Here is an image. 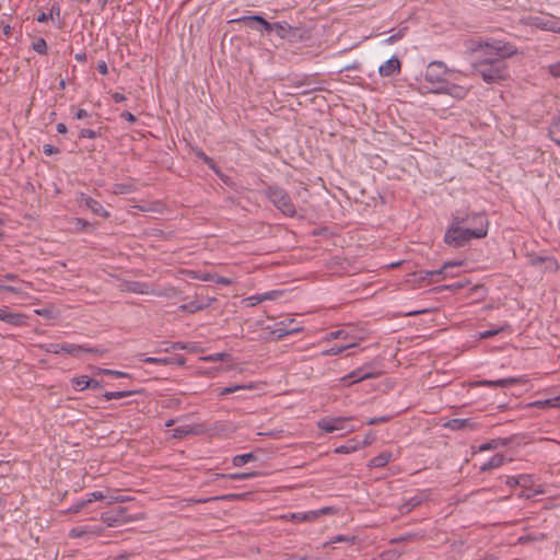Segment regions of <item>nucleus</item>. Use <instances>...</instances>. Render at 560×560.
Returning a JSON list of instances; mask_svg holds the SVG:
<instances>
[{"mask_svg": "<svg viewBox=\"0 0 560 560\" xmlns=\"http://www.w3.org/2000/svg\"><path fill=\"white\" fill-rule=\"evenodd\" d=\"M505 483H506V486H509L511 488H515L521 485V480L518 479V477L508 476L505 479Z\"/></svg>", "mask_w": 560, "mask_h": 560, "instance_id": "obj_61", "label": "nucleus"}, {"mask_svg": "<svg viewBox=\"0 0 560 560\" xmlns=\"http://www.w3.org/2000/svg\"><path fill=\"white\" fill-rule=\"evenodd\" d=\"M346 332L343 330H334L327 334L326 339L327 340H335L339 338H345Z\"/></svg>", "mask_w": 560, "mask_h": 560, "instance_id": "obj_54", "label": "nucleus"}, {"mask_svg": "<svg viewBox=\"0 0 560 560\" xmlns=\"http://www.w3.org/2000/svg\"><path fill=\"white\" fill-rule=\"evenodd\" d=\"M100 135L101 133L98 131H95V130H92V129H81V131L79 133V138L80 139H83V138L95 139Z\"/></svg>", "mask_w": 560, "mask_h": 560, "instance_id": "obj_49", "label": "nucleus"}, {"mask_svg": "<svg viewBox=\"0 0 560 560\" xmlns=\"http://www.w3.org/2000/svg\"><path fill=\"white\" fill-rule=\"evenodd\" d=\"M105 497L102 491H94L88 494V499H92L93 501L103 500Z\"/></svg>", "mask_w": 560, "mask_h": 560, "instance_id": "obj_64", "label": "nucleus"}, {"mask_svg": "<svg viewBox=\"0 0 560 560\" xmlns=\"http://www.w3.org/2000/svg\"><path fill=\"white\" fill-rule=\"evenodd\" d=\"M152 288L153 287H150L142 282H133V283H131L129 290L133 293H139V294H152V292H151Z\"/></svg>", "mask_w": 560, "mask_h": 560, "instance_id": "obj_36", "label": "nucleus"}, {"mask_svg": "<svg viewBox=\"0 0 560 560\" xmlns=\"http://www.w3.org/2000/svg\"><path fill=\"white\" fill-rule=\"evenodd\" d=\"M524 23L542 31L560 34V18L550 14L529 15L524 19Z\"/></svg>", "mask_w": 560, "mask_h": 560, "instance_id": "obj_6", "label": "nucleus"}, {"mask_svg": "<svg viewBox=\"0 0 560 560\" xmlns=\"http://www.w3.org/2000/svg\"><path fill=\"white\" fill-rule=\"evenodd\" d=\"M27 316L21 313H13L8 307L0 308V320L15 327L26 324Z\"/></svg>", "mask_w": 560, "mask_h": 560, "instance_id": "obj_13", "label": "nucleus"}, {"mask_svg": "<svg viewBox=\"0 0 560 560\" xmlns=\"http://www.w3.org/2000/svg\"><path fill=\"white\" fill-rule=\"evenodd\" d=\"M98 373L104 374V375L114 376V377H117V378H119V377H129L128 373L120 372V371H115V370H109V369H98Z\"/></svg>", "mask_w": 560, "mask_h": 560, "instance_id": "obj_44", "label": "nucleus"}, {"mask_svg": "<svg viewBox=\"0 0 560 560\" xmlns=\"http://www.w3.org/2000/svg\"><path fill=\"white\" fill-rule=\"evenodd\" d=\"M527 258H528V264L532 267L541 268V266H542V264L545 261L546 256H540V255H536V254H529V255H527Z\"/></svg>", "mask_w": 560, "mask_h": 560, "instance_id": "obj_41", "label": "nucleus"}, {"mask_svg": "<svg viewBox=\"0 0 560 560\" xmlns=\"http://www.w3.org/2000/svg\"><path fill=\"white\" fill-rule=\"evenodd\" d=\"M234 23H242L252 30L258 31L260 33H265L266 28H270V22L265 20L261 15H243L237 19L232 20Z\"/></svg>", "mask_w": 560, "mask_h": 560, "instance_id": "obj_7", "label": "nucleus"}, {"mask_svg": "<svg viewBox=\"0 0 560 560\" xmlns=\"http://www.w3.org/2000/svg\"><path fill=\"white\" fill-rule=\"evenodd\" d=\"M138 390H118V392H106L103 397L106 401H109L112 399H121L125 397L132 396L135 394H138Z\"/></svg>", "mask_w": 560, "mask_h": 560, "instance_id": "obj_28", "label": "nucleus"}, {"mask_svg": "<svg viewBox=\"0 0 560 560\" xmlns=\"http://www.w3.org/2000/svg\"><path fill=\"white\" fill-rule=\"evenodd\" d=\"M504 463L505 456L503 454H495L480 467V470L488 471L491 469H495L501 467Z\"/></svg>", "mask_w": 560, "mask_h": 560, "instance_id": "obj_23", "label": "nucleus"}, {"mask_svg": "<svg viewBox=\"0 0 560 560\" xmlns=\"http://www.w3.org/2000/svg\"><path fill=\"white\" fill-rule=\"evenodd\" d=\"M91 226V223L82 218H75V228L80 230H85Z\"/></svg>", "mask_w": 560, "mask_h": 560, "instance_id": "obj_58", "label": "nucleus"}, {"mask_svg": "<svg viewBox=\"0 0 560 560\" xmlns=\"http://www.w3.org/2000/svg\"><path fill=\"white\" fill-rule=\"evenodd\" d=\"M120 117L127 121H129L130 124H135L137 121V117L131 114L130 112H122L120 114Z\"/></svg>", "mask_w": 560, "mask_h": 560, "instance_id": "obj_62", "label": "nucleus"}, {"mask_svg": "<svg viewBox=\"0 0 560 560\" xmlns=\"http://www.w3.org/2000/svg\"><path fill=\"white\" fill-rule=\"evenodd\" d=\"M245 301L247 302L248 306H255L262 302L261 294L248 296Z\"/></svg>", "mask_w": 560, "mask_h": 560, "instance_id": "obj_55", "label": "nucleus"}, {"mask_svg": "<svg viewBox=\"0 0 560 560\" xmlns=\"http://www.w3.org/2000/svg\"><path fill=\"white\" fill-rule=\"evenodd\" d=\"M242 497H243V494L230 493V494L215 497V498H213V500L234 501V500H240Z\"/></svg>", "mask_w": 560, "mask_h": 560, "instance_id": "obj_52", "label": "nucleus"}, {"mask_svg": "<svg viewBox=\"0 0 560 560\" xmlns=\"http://www.w3.org/2000/svg\"><path fill=\"white\" fill-rule=\"evenodd\" d=\"M60 349L62 350V352L70 354L74 358H78L82 354V346L81 345L63 342L62 347Z\"/></svg>", "mask_w": 560, "mask_h": 560, "instance_id": "obj_33", "label": "nucleus"}, {"mask_svg": "<svg viewBox=\"0 0 560 560\" xmlns=\"http://www.w3.org/2000/svg\"><path fill=\"white\" fill-rule=\"evenodd\" d=\"M61 347H62V343H47V345L42 346V348L46 352L54 353V354L61 353L62 352V350L60 349Z\"/></svg>", "mask_w": 560, "mask_h": 560, "instance_id": "obj_45", "label": "nucleus"}, {"mask_svg": "<svg viewBox=\"0 0 560 560\" xmlns=\"http://www.w3.org/2000/svg\"><path fill=\"white\" fill-rule=\"evenodd\" d=\"M549 72L556 78H560V61L549 66Z\"/></svg>", "mask_w": 560, "mask_h": 560, "instance_id": "obj_60", "label": "nucleus"}, {"mask_svg": "<svg viewBox=\"0 0 560 560\" xmlns=\"http://www.w3.org/2000/svg\"><path fill=\"white\" fill-rule=\"evenodd\" d=\"M71 383L73 388L80 392L89 388V385H91L90 377L86 375L75 376L71 380Z\"/></svg>", "mask_w": 560, "mask_h": 560, "instance_id": "obj_31", "label": "nucleus"}, {"mask_svg": "<svg viewBox=\"0 0 560 560\" xmlns=\"http://www.w3.org/2000/svg\"><path fill=\"white\" fill-rule=\"evenodd\" d=\"M100 532H101L100 529H96V528H93L90 526H78L70 530L69 536L71 538H81L88 534L98 535Z\"/></svg>", "mask_w": 560, "mask_h": 560, "instance_id": "obj_25", "label": "nucleus"}, {"mask_svg": "<svg viewBox=\"0 0 560 560\" xmlns=\"http://www.w3.org/2000/svg\"><path fill=\"white\" fill-rule=\"evenodd\" d=\"M514 45L500 40L485 44V59L475 63L476 72L487 83H497L509 77L505 58L516 54Z\"/></svg>", "mask_w": 560, "mask_h": 560, "instance_id": "obj_1", "label": "nucleus"}, {"mask_svg": "<svg viewBox=\"0 0 560 560\" xmlns=\"http://www.w3.org/2000/svg\"><path fill=\"white\" fill-rule=\"evenodd\" d=\"M268 200L285 217L293 218L296 214L295 206L290 195L279 186H268L265 189Z\"/></svg>", "mask_w": 560, "mask_h": 560, "instance_id": "obj_3", "label": "nucleus"}, {"mask_svg": "<svg viewBox=\"0 0 560 560\" xmlns=\"http://www.w3.org/2000/svg\"><path fill=\"white\" fill-rule=\"evenodd\" d=\"M401 72V62L398 57L393 56L378 67V74L382 78L398 75Z\"/></svg>", "mask_w": 560, "mask_h": 560, "instance_id": "obj_11", "label": "nucleus"}, {"mask_svg": "<svg viewBox=\"0 0 560 560\" xmlns=\"http://www.w3.org/2000/svg\"><path fill=\"white\" fill-rule=\"evenodd\" d=\"M230 358L229 353L225 352H218L210 354L207 360L211 362H218V361H226Z\"/></svg>", "mask_w": 560, "mask_h": 560, "instance_id": "obj_50", "label": "nucleus"}, {"mask_svg": "<svg viewBox=\"0 0 560 560\" xmlns=\"http://www.w3.org/2000/svg\"><path fill=\"white\" fill-rule=\"evenodd\" d=\"M355 343H349L346 346H334L322 352L323 355H337L342 353L345 350L355 347Z\"/></svg>", "mask_w": 560, "mask_h": 560, "instance_id": "obj_39", "label": "nucleus"}, {"mask_svg": "<svg viewBox=\"0 0 560 560\" xmlns=\"http://www.w3.org/2000/svg\"><path fill=\"white\" fill-rule=\"evenodd\" d=\"M420 502H421V500L418 497H413V498L409 499L408 501H406L400 506V512L408 513V512L412 511L416 506H418L420 504Z\"/></svg>", "mask_w": 560, "mask_h": 560, "instance_id": "obj_40", "label": "nucleus"}, {"mask_svg": "<svg viewBox=\"0 0 560 560\" xmlns=\"http://www.w3.org/2000/svg\"><path fill=\"white\" fill-rule=\"evenodd\" d=\"M460 265H462L460 262H452V261L445 262L442 266V268H440V269L424 271L425 277H421V279L429 278L430 281H434L433 277H440L442 275H443V278H446L448 276V269H452V268H454L456 266H460Z\"/></svg>", "mask_w": 560, "mask_h": 560, "instance_id": "obj_18", "label": "nucleus"}, {"mask_svg": "<svg viewBox=\"0 0 560 560\" xmlns=\"http://www.w3.org/2000/svg\"><path fill=\"white\" fill-rule=\"evenodd\" d=\"M202 279L203 280H212L214 283L223 284V285H231L232 282H233L230 278H225V277H222V276H215V277L206 276Z\"/></svg>", "mask_w": 560, "mask_h": 560, "instance_id": "obj_43", "label": "nucleus"}, {"mask_svg": "<svg viewBox=\"0 0 560 560\" xmlns=\"http://www.w3.org/2000/svg\"><path fill=\"white\" fill-rule=\"evenodd\" d=\"M97 71L103 75H106L108 73V67L104 60H100L97 62Z\"/></svg>", "mask_w": 560, "mask_h": 560, "instance_id": "obj_63", "label": "nucleus"}, {"mask_svg": "<svg viewBox=\"0 0 560 560\" xmlns=\"http://www.w3.org/2000/svg\"><path fill=\"white\" fill-rule=\"evenodd\" d=\"M460 211H462V217L467 219L466 222L464 223L465 228H474V222L471 220V217H474L476 214H485L483 212H468L465 210H460Z\"/></svg>", "mask_w": 560, "mask_h": 560, "instance_id": "obj_46", "label": "nucleus"}, {"mask_svg": "<svg viewBox=\"0 0 560 560\" xmlns=\"http://www.w3.org/2000/svg\"><path fill=\"white\" fill-rule=\"evenodd\" d=\"M353 421V417H324L318 420L317 425L326 433L336 431L350 433L358 429Z\"/></svg>", "mask_w": 560, "mask_h": 560, "instance_id": "obj_4", "label": "nucleus"}, {"mask_svg": "<svg viewBox=\"0 0 560 560\" xmlns=\"http://www.w3.org/2000/svg\"><path fill=\"white\" fill-rule=\"evenodd\" d=\"M296 28L292 27L288 22L280 21L270 23V28H266L265 33L270 34L275 32L281 39L290 38L296 33Z\"/></svg>", "mask_w": 560, "mask_h": 560, "instance_id": "obj_12", "label": "nucleus"}, {"mask_svg": "<svg viewBox=\"0 0 560 560\" xmlns=\"http://www.w3.org/2000/svg\"><path fill=\"white\" fill-rule=\"evenodd\" d=\"M548 135L560 147V114L552 118L548 128Z\"/></svg>", "mask_w": 560, "mask_h": 560, "instance_id": "obj_19", "label": "nucleus"}, {"mask_svg": "<svg viewBox=\"0 0 560 560\" xmlns=\"http://www.w3.org/2000/svg\"><path fill=\"white\" fill-rule=\"evenodd\" d=\"M211 500H213V498H202V499L189 498V499H185V502L187 503V505H191V504L206 503Z\"/></svg>", "mask_w": 560, "mask_h": 560, "instance_id": "obj_59", "label": "nucleus"}, {"mask_svg": "<svg viewBox=\"0 0 560 560\" xmlns=\"http://www.w3.org/2000/svg\"><path fill=\"white\" fill-rule=\"evenodd\" d=\"M280 295H281L280 291H269V292L262 293L261 294V299H262V302H264V301L275 300V299H277Z\"/></svg>", "mask_w": 560, "mask_h": 560, "instance_id": "obj_56", "label": "nucleus"}, {"mask_svg": "<svg viewBox=\"0 0 560 560\" xmlns=\"http://www.w3.org/2000/svg\"><path fill=\"white\" fill-rule=\"evenodd\" d=\"M77 201L80 207H84V208L89 209L91 212H93L94 214H96L98 217H102V218L109 217V212L104 209V207L102 206L101 202H98L97 200L93 199L90 196H86L83 192H81L78 196Z\"/></svg>", "mask_w": 560, "mask_h": 560, "instance_id": "obj_8", "label": "nucleus"}, {"mask_svg": "<svg viewBox=\"0 0 560 560\" xmlns=\"http://www.w3.org/2000/svg\"><path fill=\"white\" fill-rule=\"evenodd\" d=\"M402 37H404V31H402V30H400V31H398L396 34H393V35H390L389 37H387V38L385 39V43H387V44H394V43H396L397 40H399V39H400V38H402Z\"/></svg>", "mask_w": 560, "mask_h": 560, "instance_id": "obj_57", "label": "nucleus"}, {"mask_svg": "<svg viewBox=\"0 0 560 560\" xmlns=\"http://www.w3.org/2000/svg\"><path fill=\"white\" fill-rule=\"evenodd\" d=\"M253 459H255V455L253 453L240 454L232 458V464L234 467H241Z\"/></svg>", "mask_w": 560, "mask_h": 560, "instance_id": "obj_34", "label": "nucleus"}, {"mask_svg": "<svg viewBox=\"0 0 560 560\" xmlns=\"http://www.w3.org/2000/svg\"><path fill=\"white\" fill-rule=\"evenodd\" d=\"M259 475L257 471L250 472H233V474H214V479L219 478H228L231 480H246L250 478H255Z\"/></svg>", "mask_w": 560, "mask_h": 560, "instance_id": "obj_22", "label": "nucleus"}, {"mask_svg": "<svg viewBox=\"0 0 560 560\" xmlns=\"http://www.w3.org/2000/svg\"><path fill=\"white\" fill-rule=\"evenodd\" d=\"M207 306H208V304H202L196 300V301H191L189 303L179 305V310L182 312L196 313L198 311L206 308Z\"/></svg>", "mask_w": 560, "mask_h": 560, "instance_id": "obj_32", "label": "nucleus"}, {"mask_svg": "<svg viewBox=\"0 0 560 560\" xmlns=\"http://www.w3.org/2000/svg\"><path fill=\"white\" fill-rule=\"evenodd\" d=\"M140 361L148 364H156V365H170L172 364V360H168V357L156 358V357H145L140 359Z\"/></svg>", "mask_w": 560, "mask_h": 560, "instance_id": "obj_37", "label": "nucleus"}, {"mask_svg": "<svg viewBox=\"0 0 560 560\" xmlns=\"http://www.w3.org/2000/svg\"><path fill=\"white\" fill-rule=\"evenodd\" d=\"M392 458V454L389 452H382L377 456L373 457L370 463L369 467L373 468H381L388 464V462Z\"/></svg>", "mask_w": 560, "mask_h": 560, "instance_id": "obj_26", "label": "nucleus"}, {"mask_svg": "<svg viewBox=\"0 0 560 560\" xmlns=\"http://www.w3.org/2000/svg\"><path fill=\"white\" fill-rule=\"evenodd\" d=\"M468 89L458 84L446 82L443 88H431L430 92L438 94H448L457 100H463L468 94Z\"/></svg>", "mask_w": 560, "mask_h": 560, "instance_id": "obj_9", "label": "nucleus"}, {"mask_svg": "<svg viewBox=\"0 0 560 560\" xmlns=\"http://www.w3.org/2000/svg\"><path fill=\"white\" fill-rule=\"evenodd\" d=\"M448 69L442 61L430 62L424 72V80L432 84V88H443L446 84V74Z\"/></svg>", "mask_w": 560, "mask_h": 560, "instance_id": "obj_5", "label": "nucleus"}, {"mask_svg": "<svg viewBox=\"0 0 560 560\" xmlns=\"http://www.w3.org/2000/svg\"><path fill=\"white\" fill-rule=\"evenodd\" d=\"M536 407H550V408H560V396L548 398L545 400H537L533 404Z\"/></svg>", "mask_w": 560, "mask_h": 560, "instance_id": "obj_35", "label": "nucleus"}, {"mask_svg": "<svg viewBox=\"0 0 560 560\" xmlns=\"http://www.w3.org/2000/svg\"><path fill=\"white\" fill-rule=\"evenodd\" d=\"M256 388V385L254 383H247V384H241V385H233V386H228V387H222L219 389L218 392V396L220 397H223V396H226L229 394H233V393H236L238 390H252V389H255Z\"/></svg>", "mask_w": 560, "mask_h": 560, "instance_id": "obj_20", "label": "nucleus"}, {"mask_svg": "<svg viewBox=\"0 0 560 560\" xmlns=\"http://www.w3.org/2000/svg\"><path fill=\"white\" fill-rule=\"evenodd\" d=\"M32 48L34 51H36L39 55L45 56L48 54V45H47L46 40L42 37L37 38L35 42H33Z\"/></svg>", "mask_w": 560, "mask_h": 560, "instance_id": "obj_38", "label": "nucleus"}, {"mask_svg": "<svg viewBox=\"0 0 560 560\" xmlns=\"http://www.w3.org/2000/svg\"><path fill=\"white\" fill-rule=\"evenodd\" d=\"M43 153L45 155L50 156V155L59 153V149L54 147V145H51V144L46 143V144L43 145Z\"/></svg>", "mask_w": 560, "mask_h": 560, "instance_id": "obj_53", "label": "nucleus"}, {"mask_svg": "<svg viewBox=\"0 0 560 560\" xmlns=\"http://www.w3.org/2000/svg\"><path fill=\"white\" fill-rule=\"evenodd\" d=\"M82 346V353H90L95 355H103L105 353V349L98 348V347H89V346Z\"/></svg>", "mask_w": 560, "mask_h": 560, "instance_id": "obj_48", "label": "nucleus"}, {"mask_svg": "<svg viewBox=\"0 0 560 560\" xmlns=\"http://www.w3.org/2000/svg\"><path fill=\"white\" fill-rule=\"evenodd\" d=\"M152 295L155 296H162L166 299H173L177 296L178 291L174 287H165V288H152L151 289Z\"/></svg>", "mask_w": 560, "mask_h": 560, "instance_id": "obj_27", "label": "nucleus"}, {"mask_svg": "<svg viewBox=\"0 0 560 560\" xmlns=\"http://www.w3.org/2000/svg\"><path fill=\"white\" fill-rule=\"evenodd\" d=\"M445 428L452 430V431H460V430H476L477 424L472 422L470 419H459L454 418L448 420L445 424Z\"/></svg>", "mask_w": 560, "mask_h": 560, "instance_id": "obj_16", "label": "nucleus"}, {"mask_svg": "<svg viewBox=\"0 0 560 560\" xmlns=\"http://www.w3.org/2000/svg\"><path fill=\"white\" fill-rule=\"evenodd\" d=\"M524 382L523 377H505L499 380H483L479 384L486 387H509L518 383Z\"/></svg>", "mask_w": 560, "mask_h": 560, "instance_id": "obj_15", "label": "nucleus"}, {"mask_svg": "<svg viewBox=\"0 0 560 560\" xmlns=\"http://www.w3.org/2000/svg\"><path fill=\"white\" fill-rule=\"evenodd\" d=\"M540 269L544 272L555 273L559 269L558 260L553 256H546L545 261Z\"/></svg>", "mask_w": 560, "mask_h": 560, "instance_id": "obj_30", "label": "nucleus"}, {"mask_svg": "<svg viewBox=\"0 0 560 560\" xmlns=\"http://www.w3.org/2000/svg\"><path fill=\"white\" fill-rule=\"evenodd\" d=\"M546 539V535L545 534H539V536H533V535H523L518 538V542L522 544V545H525V544H528L530 541H536V540H545Z\"/></svg>", "mask_w": 560, "mask_h": 560, "instance_id": "obj_42", "label": "nucleus"}, {"mask_svg": "<svg viewBox=\"0 0 560 560\" xmlns=\"http://www.w3.org/2000/svg\"><path fill=\"white\" fill-rule=\"evenodd\" d=\"M392 418H393V416H382V417L369 418L365 423L368 425H375V424L388 422Z\"/></svg>", "mask_w": 560, "mask_h": 560, "instance_id": "obj_47", "label": "nucleus"}, {"mask_svg": "<svg viewBox=\"0 0 560 560\" xmlns=\"http://www.w3.org/2000/svg\"><path fill=\"white\" fill-rule=\"evenodd\" d=\"M466 218L462 217V211L456 210L452 214V222L444 234V242L455 248L467 245L472 238H483L488 234L489 221L486 214H476L471 217L474 228H465Z\"/></svg>", "mask_w": 560, "mask_h": 560, "instance_id": "obj_2", "label": "nucleus"}, {"mask_svg": "<svg viewBox=\"0 0 560 560\" xmlns=\"http://www.w3.org/2000/svg\"><path fill=\"white\" fill-rule=\"evenodd\" d=\"M512 332V327L510 324H504V325H501V326H498L495 328H491V329H487V330H483V331H480L479 332V338L480 339H489V338H492L501 332Z\"/></svg>", "mask_w": 560, "mask_h": 560, "instance_id": "obj_21", "label": "nucleus"}, {"mask_svg": "<svg viewBox=\"0 0 560 560\" xmlns=\"http://www.w3.org/2000/svg\"><path fill=\"white\" fill-rule=\"evenodd\" d=\"M366 369H370V364H365L352 371L350 374L343 377V381L352 380V383H357L369 378H375L381 375V372H365Z\"/></svg>", "mask_w": 560, "mask_h": 560, "instance_id": "obj_14", "label": "nucleus"}, {"mask_svg": "<svg viewBox=\"0 0 560 560\" xmlns=\"http://www.w3.org/2000/svg\"><path fill=\"white\" fill-rule=\"evenodd\" d=\"M508 444H509V440L498 438V439H493L489 442H486V443L479 445L478 451L479 452L492 451V450H497L499 447H504Z\"/></svg>", "mask_w": 560, "mask_h": 560, "instance_id": "obj_24", "label": "nucleus"}, {"mask_svg": "<svg viewBox=\"0 0 560 560\" xmlns=\"http://www.w3.org/2000/svg\"><path fill=\"white\" fill-rule=\"evenodd\" d=\"M360 448H361L360 443L355 442V440H351L349 443L336 447L335 453L349 454V453H353Z\"/></svg>", "mask_w": 560, "mask_h": 560, "instance_id": "obj_29", "label": "nucleus"}, {"mask_svg": "<svg viewBox=\"0 0 560 560\" xmlns=\"http://www.w3.org/2000/svg\"><path fill=\"white\" fill-rule=\"evenodd\" d=\"M91 502H92V499H85L80 502H77L75 504H73L71 506L70 511H72L73 513H78L79 511H81L84 506H86Z\"/></svg>", "mask_w": 560, "mask_h": 560, "instance_id": "obj_51", "label": "nucleus"}, {"mask_svg": "<svg viewBox=\"0 0 560 560\" xmlns=\"http://www.w3.org/2000/svg\"><path fill=\"white\" fill-rule=\"evenodd\" d=\"M331 511V508H324L316 511H308L304 513H293L291 515L292 520L301 521V522H308L317 518L319 515L327 514Z\"/></svg>", "mask_w": 560, "mask_h": 560, "instance_id": "obj_17", "label": "nucleus"}, {"mask_svg": "<svg viewBox=\"0 0 560 560\" xmlns=\"http://www.w3.org/2000/svg\"><path fill=\"white\" fill-rule=\"evenodd\" d=\"M101 520L107 526L115 527L124 524L127 521L126 510L124 508H117L112 511L102 513Z\"/></svg>", "mask_w": 560, "mask_h": 560, "instance_id": "obj_10", "label": "nucleus"}]
</instances>
